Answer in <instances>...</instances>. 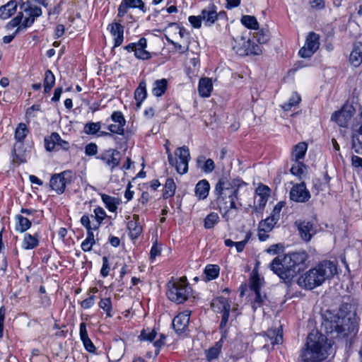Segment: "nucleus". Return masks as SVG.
<instances>
[{
    "label": "nucleus",
    "instance_id": "8fccbe9b",
    "mask_svg": "<svg viewBox=\"0 0 362 362\" xmlns=\"http://www.w3.org/2000/svg\"><path fill=\"white\" fill-rule=\"evenodd\" d=\"M35 22V18L30 16L25 18L22 23L16 30V33H19L23 30H25L27 28L30 27Z\"/></svg>",
    "mask_w": 362,
    "mask_h": 362
},
{
    "label": "nucleus",
    "instance_id": "dca6fc26",
    "mask_svg": "<svg viewBox=\"0 0 362 362\" xmlns=\"http://www.w3.org/2000/svg\"><path fill=\"white\" fill-rule=\"evenodd\" d=\"M222 14L224 15L225 12H221L218 14L216 6L214 4H211L202 10L201 17L206 26H211L218 19V16Z\"/></svg>",
    "mask_w": 362,
    "mask_h": 362
},
{
    "label": "nucleus",
    "instance_id": "09e8293b",
    "mask_svg": "<svg viewBox=\"0 0 362 362\" xmlns=\"http://www.w3.org/2000/svg\"><path fill=\"white\" fill-rule=\"evenodd\" d=\"M300 97L298 95L295 94V95L290 98L288 103H286L284 105H282V108L285 111H288L292 108V107L298 105L300 103Z\"/></svg>",
    "mask_w": 362,
    "mask_h": 362
},
{
    "label": "nucleus",
    "instance_id": "c756f323",
    "mask_svg": "<svg viewBox=\"0 0 362 362\" xmlns=\"http://www.w3.org/2000/svg\"><path fill=\"white\" fill-rule=\"evenodd\" d=\"M279 218H276L274 215H271L264 220L259 222V227L262 228L264 232H269L272 230L274 225L277 223Z\"/></svg>",
    "mask_w": 362,
    "mask_h": 362
},
{
    "label": "nucleus",
    "instance_id": "a18cd8bd",
    "mask_svg": "<svg viewBox=\"0 0 362 362\" xmlns=\"http://www.w3.org/2000/svg\"><path fill=\"white\" fill-rule=\"evenodd\" d=\"M229 313H230V310L226 311L222 313L221 320V323L219 325V329H221V332L222 333L221 339H223V338L226 337L227 332H228L226 327H227V324L228 322Z\"/></svg>",
    "mask_w": 362,
    "mask_h": 362
},
{
    "label": "nucleus",
    "instance_id": "bb28decb",
    "mask_svg": "<svg viewBox=\"0 0 362 362\" xmlns=\"http://www.w3.org/2000/svg\"><path fill=\"white\" fill-rule=\"evenodd\" d=\"M307 144L305 142H300L296 145L292 152V160L297 162L300 159L304 158L307 151Z\"/></svg>",
    "mask_w": 362,
    "mask_h": 362
},
{
    "label": "nucleus",
    "instance_id": "f704fd0d",
    "mask_svg": "<svg viewBox=\"0 0 362 362\" xmlns=\"http://www.w3.org/2000/svg\"><path fill=\"white\" fill-rule=\"evenodd\" d=\"M16 218L18 221L16 229L21 233L26 231L31 227V221L22 215H17Z\"/></svg>",
    "mask_w": 362,
    "mask_h": 362
},
{
    "label": "nucleus",
    "instance_id": "72a5a7b5",
    "mask_svg": "<svg viewBox=\"0 0 362 362\" xmlns=\"http://www.w3.org/2000/svg\"><path fill=\"white\" fill-rule=\"evenodd\" d=\"M55 84V76L51 70L47 69L45 73L44 91L47 93Z\"/></svg>",
    "mask_w": 362,
    "mask_h": 362
},
{
    "label": "nucleus",
    "instance_id": "6e6552de",
    "mask_svg": "<svg viewBox=\"0 0 362 362\" xmlns=\"http://www.w3.org/2000/svg\"><path fill=\"white\" fill-rule=\"evenodd\" d=\"M175 155L178 158V162L176 158H175V164L177 172L181 175L187 173L188 170V163L190 160V153L189 148L186 146L177 148L175 151Z\"/></svg>",
    "mask_w": 362,
    "mask_h": 362
},
{
    "label": "nucleus",
    "instance_id": "39448f33",
    "mask_svg": "<svg viewBox=\"0 0 362 362\" xmlns=\"http://www.w3.org/2000/svg\"><path fill=\"white\" fill-rule=\"evenodd\" d=\"M337 273L336 264L331 261H323L316 267L310 269L298 279V284L306 289H313L321 285L327 279Z\"/></svg>",
    "mask_w": 362,
    "mask_h": 362
},
{
    "label": "nucleus",
    "instance_id": "37998d69",
    "mask_svg": "<svg viewBox=\"0 0 362 362\" xmlns=\"http://www.w3.org/2000/svg\"><path fill=\"white\" fill-rule=\"evenodd\" d=\"M95 244L93 232L87 233V238L81 243V249L84 252L90 251Z\"/></svg>",
    "mask_w": 362,
    "mask_h": 362
},
{
    "label": "nucleus",
    "instance_id": "cd10ccee",
    "mask_svg": "<svg viewBox=\"0 0 362 362\" xmlns=\"http://www.w3.org/2000/svg\"><path fill=\"white\" fill-rule=\"evenodd\" d=\"M320 36L318 34L311 32L306 37L305 46L315 52L320 46Z\"/></svg>",
    "mask_w": 362,
    "mask_h": 362
},
{
    "label": "nucleus",
    "instance_id": "79ce46f5",
    "mask_svg": "<svg viewBox=\"0 0 362 362\" xmlns=\"http://www.w3.org/2000/svg\"><path fill=\"white\" fill-rule=\"evenodd\" d=\"M218 216L216 213L211 212L204 219V228L211 229L218 223Z\"/></svg>",
    "mask_w": 362,
    "mask_h": 362
},
{
    "label": "nucleus",
    "instance_id": "a211bd4d",
    "mask_svg": "<svg viewBox=\"0 0 362 362\" xmlns=\"http://www.w3.org/2000/svg\"><path fill=\"white\" fill-rule=\"evenodd\" d=\"M146 39L145 37H141L136 42V47L134 49V56L142 60L149 59L151 58V54L146 50Z\"/></svg>",
    "mask_w": 362,
    "mask_h": 362
},
{
    "label": "nucleus",
    "instance_id": "b1692460",
    "mask_svg": "<svg viewBox=\"0 0 362 362\" xmlns=\"http://www.w3.org/2000/svg\"><path fill=\"white\" fill-rule=\"evenodd\" d=\"M111 33L115 37V47L121 45L124 38V27L119 23H112Z\"/></svg>",
    "mask_w": 362,
    "mask_h": 362
},
{
    "label": "nucleus",
    "instance_id": "338daca9",
    "mask_svg": "<svg viewBox=\"0 0 362 362\" xmlns=\"http://www.w3.org/2000/svg\"><path fill=\"white\" fill-rule=\"evenodd\" d=\"M165 335L163 334H160L159 339L156 340L154 342V346L156 347V350L155 351L156 355L158 354L160 348L165 344Z\"/></svg>",
    "mask_w": 362,
    "mask_h": 362
},
{
    "label": "nucleus",
    "instance_id": "f3484780",
    "mask_svg": "<svg viewBox=\"0 0 362 362\" xmlns=\"http://www.w3.org/2000/svg\"><path fill=\"white\" fill-rule=\"evenodd\" d=\"M189 322V313L186 311L178 314L173 320V329L177 334H181L188 326Z\"/></svg>",
    "mask_w": 362,
    "mask_h": 362
},
{
    "label": "nucleus",
    "instance_id": "680f3d73",
    "mask_svg": "<svg viewBox=\"0 0 362 362\" xmlns=\"http://www.w3.org/2000/svg\"><path fill=\"white\" fill-rule=\"evenodd\" d=\"M81 223L86 228L87 233L93 232L94 230L93 227H92L90 225V217L88 215H83L81 217Z\"/></svg>",
    "mask_w": 362,
    "mask_h": 362
},
{
    "label": "nucleus",
    "instance_id": "0e129e2a",
    "mask_svg": "<svg viewBox=\"0 0 362 362\" xmlns=\"http://www.w3.org/2000/svg\"><path fill=\"white\" fill-rule=\"evenodd\" d=\"M314 53L315 52L312 50V49H309L305 45L301 47L298 52V54L302 58H310L313 55Z\"/></svg>",
    "mask_w": 362,
    "mask_h": 362
},
{
    "label": "nucleus",
    "instance_id": "5fc2aeb1",
    "mask_svg": "<svg viewBox=\"0 0 362 362\" xmlns=\"http://www.w3.org/2000/svg\"><path fill=\"white\" fill-rule=\"evenodd\" d=\"M255 298L253 302L252 308L255 311L257 307H260L266 298V295H262L260 292L255 293Z\"/></svg>",
    "mask_w": 362,
    "mask_h": 362
},
{
    "label": "nucleus",
    "instance_id": "f03ea898",
    "mask_svg": "<svg viewBox=\"0 0 362 362\" xmlns=\"http://www.w3.org/2000/svg\"><path fill=\"white\" fill-rule=\"evenodd\" d=\"M308 257L305 251L292 252L283 258L278 256L270 263L269 268L285 283H290L297 274L307 267Z\"/></svg>",
    "mask_w": 362,
    "mask_h": 362
},
{
    "label": "nucleus",
    "instance_id": "4d7b16f0",
    "mask_svg": "<svg viewBox=\"0 0 362 362\" xmlns=\"http://www.w3.org/2000/svg\"><path fill=\"white\" fill-rule=\"evenodd\" d=\"M215 168V163L211 158L206 159L202 167V170L206 173H211Z\"/></svg>",
    "mask_w": 362,
    "mask_h": 362
},
{
    "label": "nucleus",
    "instance_id": "423d86ee",
    "mask_svg": "<svg viewBox=\"0 0 362 362\" xmlns=\"http://www.w3.org/2000/svg\"><path fill=\"white\" fill-rule=\"evenodd\" d=\"M167 286L166 295L168 299L177 304L185 303L192 294V289L185 276L176 281H170Z\"/></svg>",
    "mask_w": 362,
    "mask_h": 362
},
{
    "label": "nucleus",
    "instance_id": "aec40b11",
    "mask_svg": "<svg viewBox=\"0 0 362 362\" xmlns=\"http://www.w3.org/2000/svg\"><path fill=\"white\" fill-rule=\"evenodd\" d=\"M139 216L137 214L133 215V220L127 223V228L129 230V235L132 239L137 238L142 232V228L139 223Z\"/></svg>",
    "mask_w": 362,
    "mask_h": 362
},
{
    "label": "nucleus",
    "instance_id": "a878e982",
    "mask_svg": "<svg viewBox=\"0 0 362 362\" xmlns=\"http://www.w3.org/2000/svg\"><path fill=\"white\" fill-rule=\"evenodd\" d=\"M213 85L211 80L208 78H202L199 83V93L202 97H209L212 90Z\"/></svg>",
    "mask_w": 362,
    "mask_h": 362
},
{
    "label": "nucleus",
    "instance_id": "f257e3e1",
    "mask_svg": "<svg viewBox=\"0 0 362 362\" xmlns=\"http://www.w3.org/2000/svg\"><path fill=\"white\" fill-rule=\"evenodd\" d=\"M356 307L354 303H343L337 313L327 310L322 313V329L332 337H346L358 331Z\"/></svg>",
    "mask_w": 362,
    "mask_h": 362
},
{
    "label": "nucleus",
    "instance_id": "7ed1b4c3",
    "mask_svg": "<svg viewBox=\"0 0 362 362\" xmlns=\"http://www.w3.org/2000/svg\"><path fill=\"white\" fill-rule=\"evenodd\" d=\"M243 185L246 183L240 179L230 181L226 177L220 178L216 185L214 192L217 208L226 221L229 219L230 209H238L235 201L238 199V190Z\"/></svg>",
    "mask_w": 362,
    "mask_h": 362
},
{
    "label": "nucleus",
    "instance_id": "69168bd1",
    "mask_svg": "<svg viewBox=\"0 0 362 362\" xmlns=\"http://www.w3.org/2000/svg\"><path fill=\"white\" fill-rule=\"evenodd\" d=\"M202 17L201 15L198 16H191L189 17V21L192 25L195 28H199L202 25Z\"/></svg>",
    "mask_w": 362,
    "mask_h": 362
},
{
    "label": "nucleus",
    "instance_id": "1a4fd4ad",
    "mask_svg": "<svg viewBox=\"0 0 362 362\" xmlns=\"http://www.w3.org/2000/svg\"><path fill=\"white\" fill-rule=\"evenodd\" d=\"M355 112V107L352 104L346 103L339 111L332 114V120L336 122L340 127H346Z\"/></svg>",
    "mask_w": 362,
    "mask_h": 362
},
{
    "label": "nucleus",
    "instance_id": "9d476101",
    "mask_svg": "<svg viewBox=\"0 0 362 362\" xmlns=\"http://www.w3.org/2000/svg\"><path fill=\"white\" fill-rule=\"evenodd\" d=\"M291 200L298 203H305L311 197L310 192L306 187L305 182L295 184L289 193Z\"/></svg>",
    "mask_w": 362,
    "mask_h": 362
},
{
    "label": "nucleus",
    "instance_id": "20e7f679",
    "mask_svg": "<svg viewBox=\"0 0 362 362\" xmlns=\"http://www.w3.org/2000/svg\"><path fill=\"white\" fill-rule=\"evenodd\" d=\"M331 343L327 337L317 331H313L308 337L305 348L302 351V362H329L325 361Z\"/></svg>",
    "mask_w": 362,
    "mask_h": 362
},
{
    "label": "nucleus",
    "instance_id": "864d4df0",
    "mask_svg": "<svg viewBox=\"0 0 362 362\" xmlns=\"http://www.w3.org/2000/svg\"><path fill=\"white\" fill-rule=\"evenodd\" d=\"M21 9H23L25 12H28L29 16L33 17H38L42 14V9L40 7L27 8L25 7V4H23L21 6Z\"/></svg>",
    "mask_w": 362,
    "mask_h": 362
},
{
    "label": "nucleus",
    "instance_id": "6ab92c4d",
    "mask_svg": "<svg viewBox=\"0 0 362 362\" xmlns=\"http://www.w3.org/2000/svg\"><path fill=\"white\" fill-rule=\"evenodd\" d=\"M211 306L213 310L218 313H223L230 310V305L227 298L223 296L217 297L214 299L211 302Z\"/></svg>",
    "mask_w": 362,
    "mask_h": 362
},
{
    "label": "nucleus",
    "instance_id": "412c9836",
    "mask_svg": "<svg viewBox=\"0 0 362 362\" xmlns=\"http://www.w3.org/2000/svg\"><path fill=\"white\" fill-rule=\"evenodd\" d=\"M349 62L357 67L362 63V43L358 42L354 45L352 52L349 56Z\"/></svg>",
    "mask_w": 362,
    "mask_h": 362
},
{
    "label": "nucleus",
    "instance_id": "c85d7f7f",
    "mask_svg": "<svg viewBox=\"0 0 362 362\" xmlns=\"http://www.w3.org/2000/svg\"><path fill=\"white\" fill-rule=\"evenodd\" d=\"M266 334L272 345L281 344L283 341L282 331L279 328L268 329Z\"/></svg>",
    "mask_w": 362,
    "mask_h": 362
},
{
    "label": "nucleus",
    "instance_id": "4c0bfd02",
    "mask_svg": "<svg viewBox=\"0 0 362 362\" xmlns=\"http://www.w3.org/2000/svg\"><path fill=\"white\" fill-rule=\"evenodd\" d=\"M176 185L173 178H168L165 184V190L163 194L164 199H168L175 194Z\"/></svg>",
    "mask_w": 362,
    "mask_h": 362
},
{
    "label": "nucleus",
    "instance_id": "6e6d98bb",
    "mask_svg": "<svg viewBox=\"0 0 362 362\" xmlns=\"http://www.w3.org/2000/svg\"><path fill=\"white\" fill-rule=\"evenodd\" d=\"M111 119L116 124H122L124 126L126 124V120L122 113L119 111L114 112L111 115Z\"/></svg>",
    "mask_w": 362,
    "mask_h": 362
},
{
    "label": "nucleus",
    "instance_id": "603ef678",
    "mask_svg": "<svg viewBox=\"0 0 362 362\" xmlns=\"http://www.w3.org/2000/svg\"><path fill=\"white\" fill-rule=\"evenodd\" d=\"M255 37L260 44L267 43L269 39L268 30H264L263 29L257 32Z\"/></svg>",
    "mask_w": 362,
    "mask_h": 362
},
{
    "label": "nucleus",
    "instance_id": "e433bc0d",
    "mask_svg": "<svg viewBox=\"0 0 362 362\" xmlns=\"http://www.w3.org/2000/svg\"><path fill=\"white\" fill-rule=\"evenodd\" d=\"M241 23L249 29L257 30L259 28V23L257 18L253 16H243L241 18Z\"/></svg>",
    "mask_w": 362,
    "mask_h": 362
},
{
    "label": "nucleus",
    "instance_id": "58836bf2",
    "mask_svg": "<svg viewBox=\"0 0 362 362\" xmlns=\"http://www.w3.org/2000/svg\"><path fill=\"white\" fill-rule=\"evenodd\" d=\"M219 267L218 265L209 264L204 269L206 280H212L216 279L219 274Z\"/></svg>",
    "mask_w": 362,
    "mask_h": 362
},
{
    "label": "nucleus",
    "instance_id": "052dcab7",
    "mask_svg": "<svg viewBox=\"0 0 362 362\" xmlns=\"http://www.w3.org/2000/svg\"><path fill=\"white\" fill-rule=\"evenodd\" d=\"M98 146L94 143H90L85 147V153L87 156H92L96 155Z\"/></svg>",
    "mask_w": 362,
    "mask_h": 362
},
{
    "label": "nucleus",
    "instance_id": "de8ad7c7",
    "mask_svg": "<svg viewBox=\"0 0 362 362\" xmlns=\"http://www.w3.org/2000/svg\"><path fill=\"white\" fill-rule=\"evenodd\" d=\"M304 168H305V164L302 162L297 161L296 164L291 167L290 171L293 175L300 177L303 173Z\"/></svg>",
    "mask_w": 362,
    "mask_h": 362
},
{
    "label": "nucleus",
    "instance_id": "49530a36",
    "mask_svg": "<svg viewBox=\"0 0 362 362\" xmlns=\"http://www.w3.org/2000/svg\"><path fill=\"white\" fill-rule=\"evenodd\" d=\"M99 307L106 312L108 317H112V303L110 298H102L99 302Z\"/></svg>",
    "mask_w": 362,
    "mask_h": 362
},
{
    "label": "nucleus",
    "instance_id": "9b49d317",
    "mask_svg": "<svg viewBox=\"0 0 362 362\" xmlns=\"http://www.w3.org/2000/svg\"><path fill=\"white\" fill-rule=\"evenodd\" d=\"M241 41H243V45L240 44L233 45V50L240 56H247L249 54H255L258 55L261 54L262 50L259 45L255 44H251L250 40L245 41L243 37H241Z\"/></svg>",
    "mask_w": 362,
    "mask_h": 362
},
{
    "label": "nucleus",
    "instance_id": "4468645a",
    "mask_svg": "<svg viewBox=\"0 0 362 362\" xmlns=\"http://www.w3.org/2000/svg\"><path fill=\"white\" fill-rule=\"evenodd\" d=\"M45 148L48 151L54 150L56 146H59L64 150H68L69 148V142L61 139L59 134L53 132L49 137L45 138Z\"/></svg>",
    "mask_w": 362,
    "mask_h": 362
},
{
    "label": "nucleus",
    "instance_id": "ea45409f",
    "mask_svg": "<svg viewBox=\"0 0 362 362\" xmlns=\"http://www.w3.org/2000/svg\"><path fill=\"white\" fill-rule=\"evenodd\" d=\"M101 198L103 202L105 204L106 207L110 211H115L117 209V204H118V202H117V199L112 197H110L107 194H103L101 195Z\"/></svg>",
    "mask_w": 362,
    "mask_h": 362
},
{
    "label": "nucleus",
    "instance_id": "774afa93",
    "mask_svg": "<svg viewBox=\"0 0 362 362\" xmlns=\"http://www.w3.org/2000/svg\"><path fill=\"white\" fill-rule=\"evenodd\" d=\"M269 191H270L269 188L265 185H264L262 187H259L256 189L257 197H267V198L269 195Z\"/></svg>",
    "mask_w": 362,
    "mask_h": 362
},
{
    "label": "nucleus",
    "instance_id": "c9c22d12",
    "mask_svg": "<svg viewBox=\"0 0 362 362\" xmlns=\"http://www.w3.org/2000/svg\"><path fill=\"white\" fill-rule=\"evenodd\" d=\"M39 244V240L37 235H32L26 233L23 239V247L25 250H31L36 247Z\"/></svg>",
    "mask_w": 362,
    "mask_h": 362
},
{
    "label": "nucleus",
    "instance_id": "3c124183",
    "mask_svg": "<svg viewBox=\"0 0 362 362\" xmlns=\"http://www.w3.org/2000/svg\"><path fill=\"white\" fill-rule=\"evenodd\" d=\"M107 129L110 133L117 134L119 135L124 134V126L119 124H111L107 126Z\"/></svg>",
    "mask_w": 362,
    "mask_h": 362
},
{
    "label": "nucleus",
    "instance_id": "bf43d9fd",
    "mask_svg": "<svg viewBox=\"0 0 362 362\" xmlns=\"http://www.w3.org/2000/svg\"><path fill=\"white\" fill-rule=\"evenodd\" d=\"M220 353V347L214 346L210 348L206 352V358L209 361L218 357Z\"/></svg>",
    "mask_w": 362,
    "mask_h": 362
},
{
    "label": "nucleus",
    "instance_id": "e2e57ef3",
    "mask_svg": "<svg viewBox=\"0 0 362 362\" xmlns=\"http://www.w3.org/2000/svg\"><path fill=\"white\" fill-rule=\"evenodd\" d=\"M110 265L108 258L106 256L103 257V267L100 270V274L103 277H106L109 274Z\"/></svg>",
    "mask_w": 362,
    "mask_h": 362
},
{
    "label": "nucleus",
    "instance_id": "4be33fe9",
    "mask_svg": "<svg viewBox=\"0 0 362 362\" xmlns=\"http://www.w3.org/2000/svg\"><path fill=\"white\" fill-rule=\"evenodd\" d=\"M23 144H15L12 150L13 163L17 165L26 162L25 151L22 150Z\"/></svg>",
    "mask_w": 362,
    "mask_h": 362
},
{
    "label": "nucleus",
    "instance_id": "0eeeda50",
    "mask_svg": "<svg viewBox=\"0 0 362 362\" xmlns=\"http://www.w3.org/2000/svg\"><path fill=\"white\" fill-rule=\"evenodd\" d=\"M74 175L71 170H64L60 173L54 174L52 176L49 182L50 187L55 190L57 194H62L67 185L72 183Z\"/></svg>",
    "mask_w": 362,
    "mask_h": 362
},
{
    "label": "nucleus",
    "instance_id": "393cba45",
    "mask_svg": "<svg viewBox=\"0 0 362 362\" xmlns=\"http://www.w3.org/2000/svg\"><path fill=\"white\" fill-rule=\"evenodd\" d=\"M17 3L15 1H10L6 5L0 7V18L7 19L11 17L16 11Z\"/></svg>",
    "mask_w": 362,
    "mask_h": 362
},
{
    "label": "nucleus",
    "instance_id": "13d9d810",
    "mask_svg": "<svg viewBox=\"0 0 362 362\" xmlns=\"http://www.w3.org/2000/svg\"><path fill=\"white\" fill-rule=\"evenodd\" d=\"M157 335V332L155 330H152L151 332L146 333V330H142L139 336V338L143 340H148L153 341Z\"/></svg>",
    "mask_w": 362,
    "mask_h": 362
},
{
    "label": "nucleus",
    "instance_id": "2f4dec72",
    "mask_svg": "<svg viewBox=\"0 0 362 362\" xmlns=\"http://www.w3.org/2000/svg\"><path fill=\"white\" fill-rule=\"evenodd\" d=\"M146 83L145 81L140 82L138 88L136 89L134 92V98L137 101V107H139L142 101L146 97Z\"/></svg>",
    "mask_w": 362,
    "mask_h": 362
},
{
    "label": "nucleus",
    "instance_id": "5701e85b",
    "mask_svg": "<svg viewBox=\"0 0 362 362\" xmlns=\"http://www.w3.org/2000/svg\"><path fill=\"white\" fill-rule=\"evenodd\" d=\"M210 189V185L206 180H202L196 185L195 194L199 199H204L207 197Z\"/></svg>",
    "mask_w": 362,
    "mask_h": 362
},
{
    "label": "nucleus",
    "instance_id": "c03bdc74",
    "mask_svg": "<svg viewBox=\"0 0 362 362\" xmlns=\"http://www.w3.org/2000/svg\"><path fill=\"white\" fill-rule=\"evenodd\" d=\"M101 127V123L88 122L85 124L83 132L87 134H95L99 132Z\"/></svg>",
    "mask_w": 362,
    "mask_h": 362
},
{
    "label": "nucleus",
    "instance_id": "2eb2a0df",
    "mask_svg": "<svg viewBox=\"0 0 362 362\" xmlns=\"http://www.w3.org/2000/svg\"><path fill=\"white\" fill-rule=\"evenodd\" d=\"M296 224L298 226L301 238L305 242L310 241L313 235L315 234L316 230L314 228L313 223L310 221H296Z\"/></svg>",
    "mask_w": 362,
    "mask_h": 362
},
{
    "label": "nucleus",
    "instance_id": "ddd939ff",
    "mask_svg": "<svg viewBox=\"0 0 362 362\" xmlns=\"http://www.w3.org/2000/svg\"><path fill=\"white\" fill-rule=\"evenodd\" d=\"M139 8L144 13L146 11L145 4L142 0H122L118 7V17H123L129 8Z\"/></svg>",
    "mask_w": 362,
    "mask_h": 362
},
{
    "label": "nucleus",
    "instance_id": "f8f14e48",
    "mask_svg": "<svg viewBox=\"0 0 362 362\" xmlns=\"http://www.w3.org/2000/svg\"><path fill=\"white\" fill-rule=\"evenodd\" d=\"M97 158L105 163L112 171L120 163V153L116 149L110 148L101 153Z\"/></svg>",
    "mask_w": 362,
    "mask_h": 362
},
{
    "label": "nucleus",
    "instance_id": "7c9ffc66",
    "mask_svg": "<svg viewBox=\"0 0 362 362\" xmlns=\"http://www.w3.org/2000/svg\"><path fill=\"white\" fill-rule=\"evenodd\" d=\"M29 130L27 128L26 125L24 123L18 124V127L15 131V139L16 140V144H23L25 138L27 136Z\"/></svg>",
    "mask_w": 362,
    "mask_h": 362
},
{
    "label": "nucleus",
    "instance_id": "473e14b6",
    "mask_svg": "<svg viewBox=\"0 0 362 362\" xmlns=\"http://www.w3.org/2000/svg\"><path fill=\"white\" fill-rule=\"evenodd\" d=\"M167 84L168 81L165 78L156 80L153 83V94L157 97L161 96L167 89Z\"/></svg>",
    "mask_w": 362,
    "mask_h": 362
},
{
    "label": "nucleus",
    "instance_id": "a19ab883",
    "mask_svg": "<svg viewBox=\"0 0 362 362\" xmlns=\"http://www.w3.org/2000/svg\"><path fill=\"white\" fill-rule=\"evenodd\" d=\"M94 214L95 216L91 215V217H95L96 221L98 222L96 225L93 226V229L97 230L100 227L103 221L105 218L106 213L102 207L98 206L94 209Z\"/></svg>",
    "mask_w": 362,
    "mask_h": 362
}]
</instances>
